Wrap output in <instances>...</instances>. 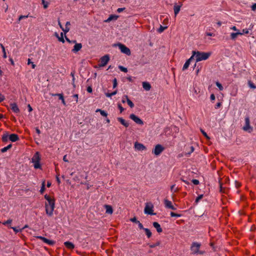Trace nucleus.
<instances>
[{"instance_id": "nucleus-1", "label": "nucleus", "mask_w": 256, "mask_h": 256, "mask_svg": "<svg viewBox=\"0 0 256 256\" xmlns=\"http://www.w3.org/2000/svg\"><path fill=\"white\" fill-rule=\"evenodd\" d=\"M44 198L47 200L45 203L46 212L48 216H52L55 208L54 198L47 194L44 196Z\"/></svg>"}, {"instance_id": "nucleus-2", "label": "nucleus", "mask_w": 256, "mask_h": 256, "mask_svg": "<svg viewBox=\"0 0 256 256\" xmlns=\"http://www.w3.org/2000/svg\"><path fill=\"white\" fill-rule=\"evenodd\" d=\"M210 55V53L209 52H192V56L193 58L195 56L196 59V62H199L202 60H207Z\"/></svg>"}, {"instance_id": "nucleus-3", "label": "nucleus", "mask_w": 256, "mask_h": 256, "mask_svg": "<svg viewBox=\"0 0 256 256\" xmlns=\"http://www.w3.org/2000/svg\"><path fill=\"white\" fill-rule=\"evenodd\" d=\"M200 246L201 244L200 243L196 242H192L190 248V250L192 252V253L193 254H203L204 252L199 250Z\"/></svg>"}, {"instance_id": "nucleus-4", "label": "nucleus", "mask_w": 256, "mask_h": 256, "mask_svg": "<svg viewBox=\"0 0 256 256\" xmlns=\"http://www.w3.org/2000/svg\"><path fill=\"white\" fill-rule=\"evenodd\" d=\"M40 158L39 152H36L32 159V162L34 164V168H40L41 166L40 164Z\"/></svg>"}, {"instance_id": "nucleus-5", "label": "nucleus", "mask_w": 256, "mask_h": 256, "mask_svg": "<svg viewBox=\"0 0 256 256\" xmlns=\"http://www.w3.org/2000/svg\"><path fill=\"white\" fill-rule=\"evenodd\" d=\"M164 150V148L160 144H156L154 149L152 150V152L156 156L160 155Z\"/></svg>"}, {"instance_id": "nucleus-6", "label": "nucleus", "mask_w": 256, "mask_h": 256, "mask_svg": "<svg viewBox=\"0 0 256 256\" xmlns=\"http://www.w3.org/2000/svg\"><path fill=\"white\" fill-rule=\"evenodd\" d=\"M118 45L122 52L128 56L130 55V50L129 48L120 43H119Z\"/></svg>"}, {"instance_id": "nucleus-7", "label": "nucleus", "mask_w": 256, "mask_h": 256, "mask_svg": "<svg viewBox=\"0 0 256 256\" xmlns=\"http://www.w3.org/2000/svg\"><path fill=\"white\" fill-rule=\"evenodd\" d=\"M243 130L245 131L251 132L252 130V128L250 126V120L248 116L245 118V126L243 127Z\"/></svg>"}, {"instance_id": "nucleus-8", "label": "nucleus", "mask_w": 256, "mask_h": 256, "mask_svg": "<svg viewBox=\"0 0 256 256\" xmlns=\"http://www.w3.org/2000/svg\"><path fill=\"white\" fill-rule=\"evenodd\" d=\"M153 206L152 204H146L145 208H144V213L146 214H150V215H154L156 214L154 213L153 212Z\"/></svg>"}, {"instance_id": "nucleus-9", "label": "nucleus", "mask_w": 256, "mask_h": 256, "mask_svg": "<svg viewBox=\"0 0 256 256\" xmlns=\"http://www.w3.org/2000/svg\"><path fill=\"white\" fill-rule=\"evenodd\" d=\"M110 60V58L108 55H105L102 57L100 59V66H104Z\"/></svg>"}, {"instance_id": "nucleus-10", "label": "nucleus", "mask_w": 256, "mask_h": 256, "mask_svg": "<svg viewBox=\"0 0 256 256\" xmlns=\"http://www.w3.org/2000/svg\"><path fill=\"white\" fill-rule=\"evenodd\" d=\"M130 118L133 120L137 124L142 125L144 124L143 121L140 119L138 116L134 114H131L130 116Z\"/></svg>"}, {"instance_id": "nucleus-11", "label": "nucleus", "mask_w": 256, "mask_h": 256, "mask_svg": "<svg viewBox=\"0 0 256 256\" xmlns=\"http://www.w3.org/2000/svg\"><path fill=\"white\" fill-rule=\"evenodd\" d=\"M134 148L138 150H146V147L142 144L138 142H136L134 144Z\"/></svg>"}, {"instance_id": "nucleus-12", "label": "nucleus", "mask_w": 256, "mask_h": 256, "mask_svg": "<svg viewBox=\"0 0 256 256\" xmlns=\"http://www.w3.org/2000/svg\"><path fill=\"white\" fill-rule=\"evenodd\" d=\"M82 48V44L80 43H77L74 46V48L72 50V52L74 53H76L79 50H80V49Z\"/></svg>"}, {"instance_id": "nucleus-13", "label": "nucleus", "mask_w": 256, "mask_h": 256, "mask_svg": "<svg viewBox=\"0 0 256 256\" xmlns=\"http://www.w3.org/2000/svg\"><path fill=\"white\" fill-rule=\"evenodd\" d=\"M8 138L10 141L12 142H15L19 140L18 135L15 134H10Z\"/></svg>"}, {"instance_id": "nucleus-14", "label": "nucleus", "mask_w": 256, "mask_h": 256, "mask_svg": "<svg viewBox=\"0 0 256 256\" xmlns=\"http://www.w3.org/2000/svg\"><path fill=\"white\" fill-rule=\"evenodd\" d=\"M10 106L11 110L14 112L18 113L20 112V109L16 103L11 104Z\"/></svg>"}, {"instance_id": "nucleus-15", "label": "nucleus", "mask_w": 256, "mask_h": 256, "mask_svg": "<svg viewBox=\"0 0 256 256\" xmlns=\"http://www.w3.org/2000/svg\"><path fill=\"white\" fill-rule=\"evenodd\" d=\"M143 88L146 91L150 90L152 86L150 84L146 82H144L142 84Z\"/></svg>"}, {"instance_id": "nucleus-16", "label": "nucleus", "mask_w": 256, "mask_h": 256, "mask_svg": "<svg viewBox=\"0 0 256 256\" xmlns=\"http://www.w3.org/2000/svg\"><path fill=\"white\" fill-rule=\"evenodd\" d=\"M152 225L156 229V230L158 233L162 232V230L161 228L160 224L158 222H154L152 223Z\"/></svg>"}, {"instance_id": "nucleus-17", "label": "nucleus", "mask_w": 256, "mask_h": 256, "mask_svg": "<svg viewBox=\"0 0 256 256\" xmlns=\"http://www.w3.org/2000/svg\"><path fill=\"white\" fill-rule=\"evenodd\" d=\"M52 96H58V98L62 102V103L64 105L66 106V104L65 102V100H64V96L62 94H52Z\"/></svg>"}, {"instance_id": "nucleus-18", "label": "nucleus", "mask_w": 256, "mask_h": 256, "mask_svg": "<svg viewBox=\"0 0 256 256\" xmlns=\"http://www.w3.org/2000/svg\"><path fill=\"white\" fill-rule=\"evenodd\" d=\"M193 56H191L189 59H188L186 62H185V64H184V66H183V68H182V70H186L188 67L189 66H190V61L193 59Z\"/></svg>"}, {"instance_id": "nucleus-19", "label": "nucleus", "mask_w": 256, "mask_h": 256, "mask_svg": "<svg viewBox=\"0 0 256 256\" xmlns=\"http://www.w3.org/2000/svg\"><path fill=\"white\" fill-rule=\"evenodd\" d=\"M182 6V4H180V5H177L176 4H174V10L175 16H176V15L178 14Z\"/></svg>"}, {"instance_id": "nucleus-20", "label": "nucleus", "mask_w": 256, "mask_h": 256, "mask_svg": "<svg viewBox=\"0 0 256 256\" xmlns=\"http://www.w3.org/2000/svg\"><path fill=\"white\" fill-rule=\"evenodd\" d=\"M118 120L125 127L128 128L129 126V124L126 122V120L122 118H118Z\"/></svg>"}, {"instance_id": "nucleus-21", "label": "nucleus", "mask_w": 256, "mask_h": 256, "mask_svg": "<svg viewBox=\"0 0 256 256\" xmlns=\"http://www.w3.org/2000/svg\"><path fill=\"white\" fill-rule=\"evenodd\" d=\"M104 208L106 210V213L108 214H112L113 212V210L112 206L110 205H104Z\"/></svg>"}, {"instance_id": "nucleus-22", "label": "nucleus", "mask_w": 256, "mask_h": 256, "mask_svg": "<svg viewBox=\"0 0 256 256\" xmlns=\"http://www.w3.org/2000/svg\"><path fill=\"white\" fill-rule=\"evenodd\" d=\"M64 246L69 249H73L74 248V244L70 242H66L64 243Z\"/></svg>"}, {"instance_id": "nucleus-23", "label": "nucleus", "mask_w": 256, "mask_h": 256, "mask_svg": "<svg viewBox=\"0 0 256 256\" xmlns=\"http://www.w3.org/2000/svg\"><path fill=\"white\" fill-rule=\"evenodd\" d=\"M242 33H241L240 32H232L230 34V38L232 40H234L239 35H242Z\"/></svg>"}, {"instance_id": "nucleus-24", "label": "nucleus", "mask_w": 256, "mask_h": 256, "mask_svg": "<svg viewBox=\"0 0 256 256\" xmlns=\"http://www.w3.org/2000/svg\"><path fill=\"white\" fill-rule=\"evenodd\" d=\"M124 97L126 99V102L128 105L131 108H132L134 107V103L129 99L128 96H124Z\"/></svg>"}, {"instance_id": "nucleus-25", "label": "nucleus", "mask_w": 256, "mask_h": 256, "mask_svg": "<svg viewBox=\"0 0 256 256\" xmlns=\"http://www.w3.org/2000/svg\"><path fill=\"white\" fill-rule=\"evenodd\" d=\"M70 25V22H67L66 24L65 28H64L63 31L65 34L68 32L70 30L69 26Z\"/></svg>"}, {"instance_id": "nucleus-26", "label": "nucleus", "mask_w": 256, "mask_h": 256, "mask_svg": "<svg viewBox=\"0 0 256 256\" xmlns=\"http://www.w3.org/2000/svg\"><path fill=\"white\" fill-rule=\"evenodd\" d=\"M118 17V16L110 15L106 22H109L112 20H116Z\"/></svg>"}, {"instance_id": "nucleus-27", "label": "nucleus", "mask_w": 256, "mask_h": 256, "mask_svg": "<svg viewBox=\"0 0 256 256\" xmlns=\"http://www.w3.org/2000/svg\"><path fill=\"white\" fill-rule=\"evenodd\" d=\"M9 137V136L8 135V134L7 132L4 133L2 138V141L3 142H6L8 141Z\"/></svg>"}, {"instance_id": "nucleus-28", "label": "nucleus", "mask_w": 256, "mask_h": 256, "mask_svg": "<svg viewBox=\"0 0 256 256\" xmlns=\"http://www.w3.org/2000/svg\"><path fill=\"white\" fill-rule=\"evenodd\" d=\"M44 242L46 244H49L50 246H52L55 243L54 241L47 239L46 238L44 239Z\"/></svg>"}, {"instance_id": "nucleus-29", "label": "nucleus", "mask_w": 256, "mask_h": 256, "mask_svg": "<svg viewBox=\"0 0 256 256\" xmlns=\"http://www.w3.org/2000/svg\"><path fill=\"white\" fill-rule=\"evenodd\" d=\"M144 230L145 231L146 234L148 238H150L152 236V232L150 230L147 228H144Z\"/></svg>"}, {"instance_id": "nucleus-30", "label": "nucleus", "mask_w": 256, "mask_h": 256, "mask_svg": "<svg viewBox=\"0 0 256 256\" xmlns=\"http://www.w3.org/2000/svg\"><path fill=\"white\" fill-rule=\"evenodd\" d=\"M164 204H165V206L166 208H169L172 206V202L168 200H164Z\"/></svg>"}, {"instance_id": "nucleus-31", "label": "nucleus", "mask_w": 256, "mask_h": 256, "mask_svg": "<svg viewBox=\"0 0 256 256\" xmlns=\"http://www.w3.org/2000/svg\"><path fill=\"white\" fill-rule=\"evenodd\" d=\"M0 47L2 48V50L3 57H4V58H6L7 57V56H6V50H5L4 46L2 44H0Z\"/></svg>"}, {"instance_id": "nucleus-32", "label": "nucleus", "mask_w": 256, "mask_h": 256, "mask_svg": "<svg viewBox=\"0 0 256 256\" xmlns=\"http://www.w3.org/2000/svg\"><path fill=\"white\" fill-rule=\"evenodd\" d=\"M12 146V144H8V146L2 148V150H1V152H6L8 150H9L10 148Z\"/></svg>"}, {"instance_id": "nucleus-33", "label": "nucleus", "mask_w": 256, "mask_h": 256, "mask_svg": "<svg viewBox=\"0 0 256 256\" xmlns=\"http://www.w3.org/2000/svg\"><path fill=\"white\" fill-rule=\"evenodd\" d=\"M8 228H12L14 230V231L15 232L16 234L18 232H21L22 230V229L18 230V229H17V228L16 227H12L10 226H8Z\"/></svg>"}, {"instance_id": "nucleus-34", "label": "nucleus", "mask_w": 256, "mask_h": 256, "mask_svg": "<svg viewBox=\"0 0 256 256\" xmlns=\"http://www.w3.org/2000/svg\"><path fill=\"white\" fill-rule=\"evenodd\" d=\"M100 112L101 115L104 116H108V114L104 110H102L100 109H97L96 110V112Z\"/></svg>"}, {"instance_id": "nucleus-35", "label": "nucleus", "mask_w": 256, "mask_h": 256, "mask_svg": "<svg viewBox=\"0 0 256 256\" xmlns=\"http://www.w3.org/2000/svg\"><path fill=\"white\" fill-rule=\"evenodd\" d=\"M116 93H117V90H116L111 93L106 92L105 94H106V96H107V97H111L112 96L116 94Z\"/></svg>"}, {"instance_id": "nucleus-36", "label": "nucleus", "mask_w": 256, "mask_h": 256, "mask_svg": "<svg viewBox=\"0 0 256 256\" xmlns=\"http://www.w3.org/2000/svg\"><path fill=\"white\" fill-rule=\"evenodd\" d=\"M175 184L172 186L170 187V190L174 192H177L178 191V188H175Z\"/></svg>"}, {"instance_id": "nucleus-37", "label": "nucleus", "mask_w": 256, "mask_h": 256, "mask_svg": "<svg viewBox=\"0 0 256 256\" xmlns=\"http://www.w3.org/2000/svg\"><path fill=\"white\" fill-rule=\"evenodd\" d=\"M42 4H43L44 8L46 9L48 8L49 3L45 0H42Z\"/></svg>"}, {"instance_id": "nucleus-38", "label": "nucleus", "mask_w": 256, "mask_h": 256, "mask_svg": "<svg viewBox=\"0 0 256 256\" xmlns=\"http://www.w3.org/2000/svg\"><path fill=\"white\" fill-rule=\"evenodd\" d=\"M167 28V26H160V28L158 29V32L161 33L164 32V30Z\"/></svg>"}, {"instance_id": "nucleus-39", "label": "nucleus", "mask_w": 256, "mask_h": 256, "mask_svg": "<svg viewBox=\"0 0 256 256\" xmlns=\"http://www.w3.org/2000/svg\"><path fill=\"white\" fill-rule=\"evenodd\" d=\"M160 244V241H158L155 244H150L149 246L150 248H154L157 246H158Z\"/></svg>"}, {"instance_id": "nucleus-40", "label": "nucleus", "mask_w": 256, "mask_h": 256, "mask_svg": "<svg viewBox=\"0 0 256 256\" xmlns=\"http://www.w3.org/2000/svg\"><path fill=\"white\" fill-rule=\"evenodd\" d=\"M170 214L172 217H180L182 216L180 214H176L174 212H171Z\"/></svg>"}, {"instance_id": "nucleus-41", "label": "nucleus", "mask_w": 256, "mask_h": 256, "mask_svg": "<svg viewBox=\"0 0 256 256\" xmlns=\"http://www.w3.org/2000/svg\"><path fill=\"white\" fill-rule=\"evenodd\" d=\"M248 85H249L250 88H256V86L254 85V84L252 81H250V80L248 81Z\"/></svg>"}, {"instance_id": "nucleus-42", "label": "nucleus", "mask_w": 256, "mask_h": 256, "mask_svg": "<svg viewBox=\"0 0 256 256\" xmlns=\"http://www.w3.org/2000/svg\"><path fill=\"white\" fill-rule=\"evenodd\" d=\"M44 190H45V184H44V182L42 184V187H41V188L40 190V192L41 194H42Z\"/></svg>"}, {"instance_id": "nucleus-43", "label": "nucleus", "mask_w": 256, "mask_h": 256, "mask_svg": "<svg viewBox=\"0 0 256 256\" xmlns=\"http://www.w3.org/2000/svg\"><path fill=\"white\" fill-rule=\"evenodd\" d=\"M118 68L121 71L124 72H128L127 68L122 66H118Z\"/></svg>"}, {"instance_id": "nucleus-44", "label": "nucleus", "mask_w": 256, "mask_h": 256, "mask_svg": "<svg viewBox=\"0 0 256 256\" xmlns=\"http://www.w3.org/2000/svg\"><path fill=\"white\" fill-rule=\"evenodd\" d=\"M58 40L60 42H61L62 43L64 42V37H63V34H62V32H61V34H60V37H59Z\"/></svg>"}, {"instance_id": "nucleus-45", "label": "nucleus", "mask_w": 256, "mask_h": 256, "mask_svg": "<svg viewBox=\"0 0 256 256\" xmlns=\"http://www.w3.org/2000/svg\"><path fill=\"white\" fill-rule=\"evenodd\" d=\"M12 220H11V219H9L8 220H7L6 221L2 222V224L4 226H6V225H8V224H10L12 222Z\"/></svg>"}, {"instance_id": "nucleus-46", "label": "nucleus", "mask_w": 256, "mask_h": 256, "mask_svg": "<svg viewBox=\"0 0 256 256\" xmlns=\"http://www.w3.org/2000/svg\"><path fill=\"white\" fill-rule=\"evenodd\" d=\"M216 85L219 88L220 90H223V86L219 82H216Z\"/></svg>"}, {"instance_id": "nucleus-47", "label": "nucleus", "mask_w": 256, "mask_h": 256, "mask_svg": "<svg viewBox=\"0 0 256 256\" xmlns=\"http://www.w3.org/2000/svg\"><path fill=\"white\" fill-rule=\"evenodd\" d=\"M203 198V194H200V196H198L196 200V203H198L202 198Z\"/></svg>"}, {"instance_id": "nucleus-48", "label": "nucleus", "mask_w": 256, "mask_h": 256, "mask_svg": "<svg viewBox=\"0 0 256 256\" xmlns=\"http://www.w3.org/2000/svg\"><path fill=\"white\" fill-rule=\"evenodd\" d=\"M118 83H117V80L116 78H114L113 80V88H115L117 86Z\"/></svg>"}, {"instance_id": "nucleus-49", "label": "nucleus", "mask_w": 256, "mask_h": 256, "mask_svg": "<svg viewBox=\"0 0 256 256\" xmlns=\"http://www.w3.org/2000/svg\"><path fill=\"white\" fill-rule=\"evenodd\" d=\"M130 220L133 222L137 224L139 221L137 220L136 217H134L130 219Z\"/></svg>"}, {"instance_id": "nucleus-50", "label": "nucleus", "mask_w": 256, "mask_h": 256, "mask_svg": "<svg viewBox=\"0 0 256 256\" xmlns=\"http://www.w3.org/2000/svg\"><path fill=\"white\" fill-rule=\"evenodd\" d=\"M200 132L206 138H210L207 135L206 133L202 129H200Z\"/></svg>"}, {"instance_id": "nucleus-51", "label": "nucleus", "mask_w": 256, "mask_h": 256, "mask_svg": "<svg viewBox=\"0 0 256 256\" xmlns=\"http://www.w3.org/2000/svg\"><path fill=\"white\" fill-rule=\"evenodd\" d=\"M192 182L195 185H198L200 183L199 180H196V179L192 180Z\"/></svg>"}, {"instance_id": "nucleus-52", "label": "nucleus", "mask_w": 256, "mask_h": 256, "mask_svg": "<svg viewBox=\"0 0 256 256\" xmlns=\"http://www.w3.org/2000/svg\"><path fill=\"white\" fill-rule=\"evenodd\" d=\"M137 224H138V228H139L140 229L144 230V228L142 224L140 223V221Z\"/></svg>"}, {"instance_id": "nucleus-53", "label": "nucleus", "mask_w": 256, "mask_h": 256, "mask_svg": "<svg viewBox=\"0 0 256 256\" xmlns=\"http://www.w3.org/2000/svg\"><path fill=\"white\" fill-rule=\"evenodd\" d=\"M28 15H27V16H22V15H21V16H19L18 21L20 22L21 20H22L24 18H28Z\"/></svg>"}, {"instance_id": "nucleus-54", "label": "nucleus", "mask_w": 256, "mask_h": 256, "mask_svg": "<svg viewBox=\"0 0 256 256\" xmlns=\"http://www.w3.org/2000/svg\"><path fill=\"white\" fill-rule=\"evenodd\" d=\"M118 108L120 110V112H122L124 110V108H122L120 104H118Z\"/></svg>"}, {"instance_id": "nucleus-55", "label": "nucleus", "mask_w": 256, "mask_h": 256, "mask_svg": "<svg viewBox=\"0 0 256 256\" xmlns=\"http://www.w3.org/2000/svg\"><path fill=\"white\" fill-rule=\"evenodd\" d=\"M87 91L88 92H90V93H92V86H88V88H87Z\"/></svg>"}, {"instance_id": "nucleus-56", "label": "nucleus", "mask_w": 256, "mask_h": 256, "mask_svg": "<svg viewBox=\"0 0 256 256\" xmlns=\"http://www.w3.org/2000/svg\"><path fill=\"white\" fill-rule=\"evenodd\" d=\"M222 106V103L219 102H218L216 105L215 106V108L216 109L217 108H220Z\"/></svg>"}, {"instance_id": "nucleus-57", "label": "nucleus", "mask_w": 256, "mask_h": 256, "mask_svg": "<svg viewBox=\"0 0 256 256\" xmlns=\"http://www.w3.org/2000/svg\"><path fill=\"white\" fill-rule=\"evenodd\" d=\"M125 10V8H118V10H117V12H122L123 10Z\"/></svg>"}, {"instance_id": "nucleus-58", "label": "nucleus", "mask_w": 256, "mask_h": 256, "mask_svg": "<svg viewBox=\"0 0 256 256\" xmlns=\"http://www.w3.org/2000/svg\"><path fill=\"white\" fill-rule=\"evenodd\" d=\"M215 98H215V96H214V94H212L210 95V100H212H212H215Z\"/></svg>"}, {"instance_id": "nucleus-59", "label": "nucleus", "mask_w": 256, "mask_h": 256, "mask_svg": "<svg viewBox=\"0 0 256 256\" xmlns=\"http://www.w3.org/2000/svg\"><path fill=\"white\" fill-rule=\"evenodd\" d=\"M70 75L71 76H72V82H74V80H75V78H74V72H72L71 74H70Z\"/></svg>"}, {"instance_id": "nucleus-60", "label": "nucleus", "mask_w": 256, "mask_h": 256, "mask_svg": "<svg viewBox=\"0 0 256 256\" xmlns=\"http://www.w3.org/2000/svg\"><path fill=\"white\" fill-rule=\"evenodd\" d=\"M4 100V96L0 94V102Z\"/></svg>"}, {"instance_id": "nucleus-61", "label": "nucleus", "mask_w": 256, "mask_h": 256, "mask_svg": "<svg viewBox=\"0 0 256 256\" xmlns=\"http://www.w3.org/2000/svg\"><path fill=\"white\" fill-rule=\"evenodd\" d=\"M36 238H38V239H40V240H42L44 242V239L45 238L43 237L42 236H36Z\"/></svg>"}, {"instance_id": "nucleus-62", "label": "nucleus", "mask_w": 256, "mask_h": 256, "mask_svg": "<svg viewBox=\"0 0 256 256\" xmlns=\"http://www.w3.org/2000/svg\"><path fill=\"white\" fill-rule=\"evenodd\" d=\"M252 10H256V4H254L252 6Z\"/></svg>"}, {"instance_id": "nucleus-63", "label": "nucleus", "mask_w": 256, "mask_h": 256, "mask_svg": "<svg viewBox=\"0 0 256 256\" xmlns=\"http://www.w3.org/2000/svg\"><path fill=\"white\" fill-rule=\"evenodd\" d=\"M206 34L208 36H214V34L211 32H206Z\"/></svg>"}, {"instance_id": "nucleus-64", "label": "nucleus", "mask_w": 256, "mask_h": 256, "mask_svg": "<svg viewBox=\"0 0 256 256\" xmlns=\"http://www.w3.org/2000/svg\"><path fill=\"white\" fill-rule=\"evenodd\" d=\"M63 160H64V161L66 162H68V160L66 158V155H65V156H64Z\"/></svg>"}]
</instances>
